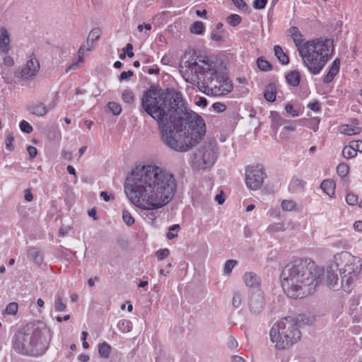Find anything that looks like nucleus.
Instances as JSON below:
<instances>
[{"label":"nucleus","mask_w":362,"mask_h":362,"mask_svg":"<svg viewBox=\"0 0 362 362\" xmlns=\"http://www.w3.org/2000/svg\"><path fill=\"white\" fill-rule=\"evenodd\" d=\"M141 106L157 122L161 141L175 151H187L206 133L204 120L187 109L179 92L149 88L144 93Z\"/></svg>","instance_id":"f257e3e1"},{"label":"nucleus","mask_w":362,"mask_h":362,"mask_svg":"<svg viewBox=\"0 0 362 362\" xmlns=\"http://www.w3.org/2000/svg\"><path fill=\"white\" fill-rule=\"evenodd\" d=\"M176 190L174 175L155 165L134 169L125 188L130 202L140 209L148 211L167 205L173 199Z\"/></svg>","instance_id":"f03ea898"},{"label":"nucleus","mask_w":362,"mask_h":362,"mask_svg":"<svg viewBox=\"0 0 362 362\" xmlns=\"http://www.w3.org/2000/svg\"><path fill=\"white\" fill-rule=\"evenodd\" d=\"M180 72L185 81L202 92L214 95H224L233 90L228 76L218 70V62L200 51H194L181 66Z\"/></svg>","instance_id":"7ed1b4c3"},{"label":"nucleus","mask_w":362,"mask_h":362,"mask_svg":"<svg viewBox=\"0 0 362 362\" xmlns=\"http://www.w3.org/2000/svg\"><path fill=\"white\" fill-rule=\"evenodd\" d=\"M323 274L324 269L314 262L296 260L284 267L281 274V286L290 298H303L314 293Z\"/></svg>","instance_id":"20e7f679"},{"label":"nucleus","mask_w":362,"mask_h":362,"mask_svg":"<svg viewBox=\"0 0 362 362\" xmlns=\"http://www.w3.org/2000/svg\"><path fill=\"white\" fill-rule=\"evenodd\" d=\"M52 332L45 325H28L15 334L13 349L18 354L33 356H41L47 350Z\"/></svg>","instance_id":"39448f33"},{"label":"nucleus","mask_w":362,"mask_h":362,"mask_svg":"<svg viewBox=\"0 0 362 362\" xmlns=\"http://www.w3.org/2000/svg\"><path fill=\"white\" fill-rule=\"evenodd\" d=\"M333 52L332 41L321 37L305 42V45L299 49L304 65L314 75L321 72Z\"/></svg>","instance_id":"423d86ee"},{"label":"nucleus","mask_w":362,"mask_h":362,"mask_svg":"<svg viewBox=\"0 0 362 362\" xmlns=\"http://www.w3.org/2000/svg\"><path fill=\"white\" fill-rule=\"evenodd\" d=\"M333 264L339 271L341 288L350 293L361 273V259L349 252H341L334 256Z\"/></svg>","instance_id":"0eeeda50"},{"label":"nucleus","mask_w":362,"mask_h":362,"mask_svg":"<svg viewBox=\"0 0 362 362\" xmlns=\"http://www.w3.org/2000/svg\"><path fill=\"white\" fill-rule=\"evenodd\" d=\"M301 337L298 329V320L286 317L275 323L270 330V337L277 349L283 350L291 347Z\"/></svg>","instance_id":"6e6552de"},{"label":"nucleus","mask_w":362,"mask_h":362,"mask_svg":"<svg viewBox=\"0 0 362 362\" xmlns=\"http://www.w3.org/2000/svg\"><path fill=\"white\" fill-rule=\"evenodd\" d=\"M218 157L216 141L204 142L194 153L193 164L198 169L211 168Z\"/></svg>","instance_id":"1a4fd4ad"},{"label":"nucleus","mask_w":362,"mask_h":362,"mask_svg":"<svg viewBox=\"0 0 362 362\" xmlns=\"http://www.w3.org/2000/svg\"><path fill=\"white\" fill-rule=\"evenodd\" d=\"M266 177V173L261 165H250L245 170V183L252 190L259 189Z\"/></svg>","instance_id":"9d476101"},{"label":"nucleus","mask_w":362,"mask_h":362,"mask_svg":"<svg viewBox=\"0 0 362 362\" xmlns=\"http://www.w3.org/2000/svg\"><path fill=\"white\" fill-rule=\"evenodd\" d=\"M40 68L38 59L32 54L26 63L18 68L16 71V76L23 81H32L37 76Z\"/></svg>","instance_id":"9b49d317"},{"label":"nucleus","mask_w":362,"mask_h":362,"mask_svg":"<svg viewBox=\"0 0 362 362\" xmlns=\"http://www.w3.org/2000/svg\"><path fill=\"white\" fill-rule=\"evenodd\" d=\"M264 305L263 293L261 291L257 290L250 298L249 307L250 312L254 314H259L262 311Z\"/></svg>","instance_id":"f8f14e48"},{"label":"nucleus","mask_w":362,"mask_h":362,"mask_svg":"<svg viewBox=\"0 0 362 362\" xmlns=\"http://www.w3.org/2000/svg\"><path fill=\"white\" fill-rule=\"evenodd\" d=\"M10 35L5 28H0V53L6 54L11 50Z\"/></svg>","instance_id":"ddd939ff"},{"label":"nucleus","mask_w":362,"mask_h":362,"mask_svg":"<svg viewBox=\"0 0 362 362\" xmlns=\"http://www.w3.org/2000/svg\"><path fill=\"white\" fill-rule=\"evenodd\" d=\"M325 281L327 286L331 289L339 290L341 288V282L339 283L337 274L332 269H327Z\"/></svg>","instance_id":"4468645a"},{"label":"nucleus","mask_w":362,"mask_h":362,"mask_svg":"<svg viewBox=\"0 0 362 362\" xmlns=\"http://www.w3.org/2000/svg\"><path fill=\"white\" fill-rule=\"evenodd\" d=\"M288 35L293 39V42L295 43L298 48V51L299 52V49L305 45V42L303 43V35L296 26H293L288 29Z\"/></svg>","instance_id":"2eb2a0df"},{"label":"nucleus","mask_w":362,"mask_h":362,"mask_svg":"<svg viewBox=\"0 0 362 362\" xmlns=\"http://www.w3.org/2000/svg\"><path fill=\"white\" fill-rule=\"evenodd\" d=\"M358 124L357 119H354L352 121V124L341 125L340 127V132L349 136L358 134L361 132V128L359 127Z\"/></svg>","instance_id":"dca6fc26"},{"label":"nucleus","mask_w":362,"mask_h":362,"mask_svg":"<svg viewBox=\"0 0 362 362\" xmlns=\"http://www.w3.org/2000/svg\"><path fill=\"white\" fill-rule=\"evenodd\" d=\"M340 67V60L339 59H335L332 62V66L329 67V69L326 75L323 77V82L325 83H329L335 77V76L339 73Z\"/></svg>","instance_id":"f3484780"},{"label":"nucleus","mask_w":362,"mask_h":362,"mask_svg":"<svg viewBox=\"0 0 362 362\" xmlns=\"http://www.w3.org/2000/svg\"><path fill=\"white\" fill-rule=\"evenodd\" d=\"M243 281L248 287L256 288L258 287L260 284L259 276L252 272H247L243 275Z\"/></svg>","instance_id":"a211bd4d"},{"label":"nucleus","mask_w":362,"mask_h":362,"mask_svg":"<svg viewBox=\"0 0 362 362\" xmlns=\"http://www.w3.org/2000/svg\"><path fill=\"white\" fill-rule=\"evenodd\" d=\"M28 110L30 113L38 117H42L45 115L48 112L47 106L43 103H37L33 104L29 107Z\"/></svg>","instance_id":"6ab92c4d"},{"label":"nucleus","mask_w":362,"mask_h":362,"mask_svg":"<svg viewBox=\"0 0 362 362\" xmlns=\"http://www.w3.org/2000/svg\"><path fill=\"white\" fill-rule=\"evenodd\" d=\"M101 30L98 28H93L87 37V50L91 51L93 49V42L98 40L101 35Z\"/></svg>","instance_id":"aec40b11"},{"label":"nucleus","mask_w":362,"mask_h":362,"mask_svg":"<svg viewBox=\"0 0 362 362\" xmlns=\"http://www.w3.org/2000/svg\"><path fill=\"white\" fill-rule=\"evenodd\" d=\"M321 189L329 197H332L335 193V182L332 180H325L321 183Z\"/></svg>","instance_id":"412c9836"},{"label":"nucleus","mask_w":362,"mask_h":362,"mask_svg":"<svg viewBox=\"0 0 362 362\" xmlns=\"http://www.w3.org/2000/svg\"><path fill=\"white\" fill-rule=\"evenodd\" d=\"M287 83L293 87L299 85L300 81V75L298 71H291L286 76Z\"/></svg>","instance_id":"4be33fe9"},{"label":"nucleus","mask_w":362,"mask_h":362,"mask_svg":"<svg viewBox=\"0 0 362 362\" xmlns=\"http://www.w3.org/2000/svg\"><path fill=\"white\" fill-rule=\"evenodd\" d=\"M264 98L269 102H274L276 98V88L275 84L269 83L264 90Z\"/></svg>","instance_id":"5701e85b"},{"label":"nucleus","mask_w":362,"mask_h":362,"mask_svg":"<svg viewBox=\"0 0 362 362\" xmlns=\"http://www.w3.org/2000/svg\"><path fill=\"white\" fill-rule=\"evenodd\" d=\"M28 257L36 264H41L43 261V257L40 251L37 247H32L28 252Z\"/></svg>","instance_id":"b1692460"},{"label":"nucleus","mask_w":362,"mask_h":362,"mask_svg":"<svg viewBox=\"0 0 362 362\" xmlns=\"http://www.w3.org/2000/svg\"><path fill=\"white\" fill-rule=\"evenodd\" d=\"M275 56L279 60L282 64H288L289 62V58L286 54H285L279 45H275L274 47Z\"/></svg>","instance_id":"393cba45"},{"label":"nucleus","mask_w":362,"mask_h":362,"mask_svg":"<svg viewBox=\"0 0 362 362\" xmlns=\"http://www.w3.org/2000/svg\"><path fill=\"white\" fill-rule=\"evenodd\" d=\"M305 182L298 177H293L289 185V190L291 192H296L301 190L304 188Z\"/></svg>","instance_id":"a878e982"},{"label":"nucleus","mask_w":362,"mask_h":362,"mask_svg":"<svg viewBox=\"0 0 362 362\" xmlns=\"http://www.w3.org/2000/svg\"><path fill=\"white\" fill-rule=\"evenodd\" d=\"M111 346L107 342H103L98 345V353L101 358H108L111 352Z\"/></svg>","instance_id":"bb28decb"},{"label":"nucleus","mask_w":362,"mask_h":362,"mask_svg":"<svg viewBox=\"0 0 362 362\" xmlns=\"http://www.w3.org/2000/svg\"><path fill=\"white\" fill-rule=\"evenodd\" d=\"M285 230L286 228L284 223L282 222H278L270 224L267 228V232L268 233H274L277 232H283Z\"/></svg>","instance_id":"cd10ccee"},{"label":"nucleus","mask_w":362,"mask_h":362,"mask_svg":"<svg viewBox=\"0 0 362 362\" xmlns=\"http://www.w3.org/2000/svg\"><path fill=\"white\" fill-rule=\"evenodd\" d=\"M271 117L274 127L278 128L286 122V119L282 118L277 112H272Z\"/></svg>","instance_id":"c85d7f7f"},{"label":"nucleus","mask_w":362,"mask_h":362,"mask_svg":"<svg viewBox=\"0 0 362 362\" xmlns=\"http://www.w3.org/2000/svg\"><path fill=\"white\" fill-rule=\"evenodd\" d=\"M117 327L123 333L129 332L132 329V322L129 320H121L118 322Z\"/></svg>","instance_id":"c756f323"},{"label":"nucleus","mask_w":362,"mask_h":362,"mask_svg":"<svg viewBox=\"0 0 362 362\" xmlns=\"http://www.w3.org/2000/svg\"><path fill=\"white\" fill-rule=\"evenodd\" d=\"M356 155L357 154L354 151V148L351 145V142H349V144L348 146H344L342 150V156L344 158L346 159L354 158L356 156Z\"/></svg>","instance_id":"7c9ffc66"},{"label":"nucleus","mask_w":362,"mask_h":362,"mask_svg":"<svg viewBox=\"0 0 362 362\" xmlns=\"http://www.w3.org/2000/svg\"><path fill=\"white\" fill-rule=\"evenodd\" d=\"M258 68L264 71L272 69V64L263 57H259L257 60Z\"/></svg>","instance_id":"2f4dec72"},{"label":"nucleus","mask_w":362,"mask_h":362,"mask_svg":"<svg viewBox=\"0 0 362 362\" xmlns=\"http://www.w3.org/2000/svg\"><path fill=\"white\" fill-rule=\"evenodd\" d=\"M204 26L202 22L196 21L190 27V32L194 34L200 35L203 33Z\"/></svg>","instance_id":"473e14b6"},{"label":"nucleus","mask_w":362,"mask_h":362,"mask_svg":"<svg viewBox=\"0 0 362 362\" xmlns=\"http://www.w3.org/2000/svg\"><path fill=\"white\" fill-rule=\"evenodd\" d=\"M349 171V167L346 163H341L338 165L337 168V173L339 176L344 178L345 177Z\"/></svg>","instance_id":"72a5a7b5"},{"label":"nucleus","mask_w":362,"mask_h":362,"mask_svg":"<svg viewBox=\"0 0 362 362\" xmlns=\"http://www.w3.org/2000/svg\"><path fill=\"white\" fill-rule=\"evenodd\" d=\"M122 219H123V221L128 226H131L135 222L134 218L132 216L130 212L128 210L125 209H124L122 210Z\"/></svg>","instance_id":"f704fd0d"},{"label":"nucleus","mask_w":362,"mask_h":362,"mask_svg":"<svg viewBox=\"0 0 362 362\" xmlns=\"http://www.w3.org/2000/svg\"><path fill=\"white\" fill-rule=\"evenodd\" d=\"M109 110L114 115H118L122 112L121 105L115 102H109L107 105Z\"/></svg>","instance_id":"c9c22d12"},{"label":"nucleus","mask_w":362,"mask_h":362,"mask_svg":"<svg viewBox=\"0 0 362 362\" xmlns=\"http://www.w3.org/2000/svg\"><path fill=\"white\" fill-rule=\"evenodd\" d=\"M18 310V305L17 303L12 302L7 305L4 310V314L15 315Z\"/></svg>","instance_id":"e433bc0d"},{"label":"nucleus","mask_w":362,"mask_h":362,"mask_svg":"<svg viewBox=\"0 0 362 362\" xmlns=\"http://www.w3.org/2000/svg\"><path fill=\"white\" fill-rule=\"evenodd\" d=\"M296 204L292 200H284L281 202V208L284 211H291L295 210Z\"/></svg>","instance_id":"4c0bfd02"},{"label":"nucleus","mask_w":362,"mask_h":362,"mask_svg":"<svg viewBox=\"0 0 362 362\" xmlns=\"http://www.w3.org/2000/svg\"><path fill=\"white\" fill-rule=\"evenodd\" d=\"M227 22L233 27L239 25L241 22V17L238 14H231L227 18Z\"/></svg>","instance_id":"58836bf2"},{"label":"nucleus","mask_w":362,"mask_h":362,"mask_svg":"<svg viewBox=\"0 0 362 362\" xmlns=\"http://www.w3.org/2000/svg\"><path fill=\"white\" fill-rule=\"evenodd\" d=\"M243 298H244L243 295L240 291L235 292L234 293L233 300H232L233 305L235 308H238L241 305V303L243 300Z\"/></svg>","instance_id":"ea45409f"},{"label":"nucleus","mask_w":362,"mask_h":362,"mask_svg":"<svg viewBox=\"0 0 362 362\" xmlns=\"http://www.w3.org/2000/svg\"><path fill=\"white\" fill-rule=\"evenodd\" d=\"M55 310L58 312H62L66 310V305L62 302V298L60 296H57L54 302Z\"/></svg>","instance_id":"a19ab883"},{"label":"nucleus","mask_w":362,"mask_h":362,"mask_svg":"<svg viewBox=\"0 0 362 362\" xmlns=\"http://www.w3.org/2000/svg\"><path fill=\"white\" fill-rule=\"evenodd\" d=\"M122 100L126 103H132L134 99V95L129 90H124L122 95Z\"/></svg>","instance_id":"79ce46f5"},{"label":"nucleus","mask_w":362,"mask_h":362,"mask_svg":"<svg viewBox=\"0 0 362 362\" xmlns=\"http://www.w3.org/2000/svg\"><path fill=\"white\" fill-rule=\"evenodd\" d=\"M14 141V136L11 133H8L6 136V148L9 151H13L14 150V146L13 143Z\"/></svg>","instance_id":"37998d69"},{"label":"nucleus","mask_w":362,"mask_h":362,"mask_svg":"<svg viewBox=\"0 0 362 362\" xmlns=\"http://www.w3.org/2000/svg\"><path fill=\"white\" fill-rule=\"evenodd\" d=\"M237 264V261L233 259L227 260L224 266V272L227 274H230L233 269Z\"/></svg>","instance_id":"c03bdc74"},{"label":"nucleus","mask_w":362,"mask_h":362,"mask_svg":"<svg viewBox=\"0 0 362 362\" xmlns=\"http://www.w3.org/2000/svg\"><path fill=\"white\" fill-rule=\"evenodd\" d=\"M170 255V250L168 248L158 250L156 252V256L158 260L161 261L163 259L168 257Z\"/></svg>","instance_id":"a18cd8bd"},{"label":"nucleus","mask_w":362,"mask_h":362,"mask_svg":"<svg viewBox=\"0 0 362 362\" xmlns=\"http://www.w3.org/2000/svg\"><path fill=\"white\" fill-rule=\"evenodd\" d=\"M19 126L21 130L25 133L30 134L33 132V127L25 120H22Z\"/></svg>","instance_id":"49530a36"},{"label":"nucleus","mask_w":362,"mask_h":362,"mask_svg":"<svg viewBox=\"0 0 362 362\" xmlns=\"http://www.w3.org/2000/svg\"><path fill=\"white\" fill-rule=\"evenodd\" d=\"M180 229V226L179 224H175V225L171 226L169 228V231L167 234V238L169 240H173V239L175 238L177 236V235L173 233V230L178 231Z\"/></svg>","instance_id":"de8ad7c7"},{"label":"nucleus","mask_w":362,"mask_h":362,"mask_svg":"<svg viewBox=\"0 0 362 362\" xmlns=\"http://www.w3.org/2000/svg\"><path fill=\"white\" fill-rule=\"evenodd\" d=\"M3 65L7 67H11L14 65V60L10 56H6L3 59L2 64H1V67L3 69ZM1 74H4V69H2Z\"/></svg>","instance_id":"09e8293b"},{"label":"nucleus","mask_w":362,"mask_h":362,"mask_svg":"<svg viewBox=\"0 0 362 362\" xmlns=\"http://www.w3.org/2000/svg\"><path fill=\"white\" fill-rule=\"evenodd\" d=\"M346 201L349 205H356L358 203V197L354 193H348L346 197Z\"/></svg>","instance_id":"8fccbe9b"},{"label":"nucleus","mask_w":362,"mask_h":362,"mask_svg":"<svg viewBox=\"0 0 362 362\" xmlns=\"http://www.w3.org/2000/svg\"><path fill=\"white\" fill-rule=\"evenodd\" d=\"M212 107L216 112H223L226 110V105L224 103H214L212 105Z\"/></svg>","instance_id":"3c124183"},{"label":"nucleus","mask_w":362,"mask_h":362,"mask_svg":"<svg viewBox=\"0 0 362 362\" xmlns=\"http://www.w3.org/2000/svg\"><path fill=\"white\" fill-rule=\"evenodd\" d=\"M267 3V0H255L253 2V7L255 9H263Z\"/></svg>","instance_id":"603ef678"},{"label":"nucleus","mask_w":362,"mask_h":362,"mask_svg":"<svg viewBox=\"0 0 362 362\" xmlns=\"http://www.w3.org/2000/svg\"><path fill=\"white\" fill-rule=\"evenodd\" d=\"M235 6L243 11L247 9V5L243 1V0H232Z\"/></svg>","instance_id":"864d4df0"},{"label":"nucleus","mask_w":362,"mask_h":362,"mask_svg":"<svg viewBox=\"0 0 362 362\" xmlns=\"http://www.w3.org/2000/svg\"><path fill=\"white\" fill-rule=\"evenodd\" d=\"M286 112L293 117L298 116V112L295 110L292 104L288 103L285 107Z\"/></svg>","instance_id":"5fc2aeb1"},{"label":"nucleus","mask_w":362,"mask_h":362,"mask_svg":"<svg viewBox=\"0 0 362 362\" xmlns=\"http://www.w3.org/2000/svg\"><path fill=\"white\" fill-rule=\"evenodd\" d=\"M350 142L356 153L358 152H362V140L351 141Z\"/></svg>","instance_id":"6e6d98bb"},{"label":"nucleus","mask_w":362,"mask_h":362,"mask_svg":"<svg viewBox=\"0 0 362 362\" xmlns=\"http://www.w3.org/2000/svg\"><path fill=\"white\" fill-rule=\"evenodd\" d=\"M86 51H88V50H87V46L86 47L85 45H81L80 47V48L78 49V62H81V63L83 62V56L85 54Z\"/></svg>","instance_id":"4d7b16f0"},{"label":"nucleus","mask_w":362,"mask_h":362,"mask_svg":"<svg viewBox=\"0 0 362 362\" xmlns=\"http://www.w3.org/2000/svg\"><path fill=\"white\" fill-rule=\"evenodd\" d=\"M133 75H134V73L132 71H122L119 76V79L120 81H124V80H128Z\"/></svg>","instance_id":"13d9d810"},{"label":"nucleus","mask_w":362,"mask_h":362,"mask_svg":"<svg viewBox=\"0 0 362 362\" xmlns=\"http://www.w3.org/2000/svg\"><path fill=\"white\" fill-rule=\"evenodd\" d=\"M123 52H124L130 58L134 57L133 46L130 43H128L126 45L125 48L123 49Z\"/></svg>","instance_id":"bf43d9fd"},{"label":"nucleus","mask_w":362,"mask_h":362,"mask_svg":"<svg viewBox=\"0 0 362 362\" xmlns=\"http://www.w3.org/2000/svg\"><path fill=\"white\" fill-rule=\"evenodd\" d=\"M228 346L230 349H235L238 346V342L233 337L230 336L228 337Z\"/></svg>","instance_id":"052dcab7"},{"label":"nucleus","mask_w":362,"mask_h":362,"mask_svg":"<svg viewBox=\"0 0 362 362\" xmlns=\"http://www.w3.org/2000/svg\"><path fill=\"white\" fill-rule=\"evenodd\" d=\"M27 151L29 153V156L31 158H35L37 156V148L34 146H29L27 148Z\"/></svg>","instance_id":"680f3d73"},{"label":"nucleus","mask_w":362,"mask_h":362,"mask_svg":"<svg viewBox=\"0 0 362 362\" xmlns=\"http://www.w3.org/2000/svg\"><path fill=\"white\" fill-rule=\"evenodd\" d=\"M308 107L315 112H318L320 110V105L318 102H314L308 104Z\"/></svg>","instance_id":"e2e57ef3"},{"label":"nucleus","mask_w":362,"mask_h":362,"mask_svg":"<svg viewBox=\"0 0 362 362\" xmlns=\"http://www.w3.org/2000/svg\"><path fill=\"white\" fill-rule=\"evenodd\" d=\"M24 198L27 202H31L33 200V196L30 189H27L25 190Z\"/></svg>","instance_id":"0e129e2a"},{"label":"nucleus","mask_w":362,"mask_h":362,"mask_svg":"<svg viewBox=\"0 0 362 362\" xmlns=\"http://www.w3.org/2000/svg\"><path fill=\"white\" fill-rule=\"evenodd\" d=\"M215 200L219 204H222L225 202L224 195L223 192L221 194H216L215 197Z\"/></svg>","instance_id":"69168bd1"},{"label":"nucleus","mask_w":362,"mask_h":362,"mask_svg":"<svg viewBox=\"0 0 362 362\" xmlns=\"http://www.w3.org/2000/svg\"><path fill=\"white\" fill-rule=\"evenodd\" d=\"M62 157L66 160H70L72 159V153L70 151H62Z\"/></svg>","instance_id":"338daca9"},{"label":"nucleus","mask_w":362,"mask_h":362,"mask_svg":"<svg viewBox=\"0 0 362 362\" xmlns=\"http://www.w3.org/2000/svg\"><path fill=\"white\" fill-rule=\"evenodd\" d=\"M354 228L356 231L362 232V221H357L354 223Z\"/></svg>","instance_id":"774afa93"}]
</instances>
